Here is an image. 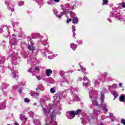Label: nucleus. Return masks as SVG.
<instances>
[{
	"instance_id": "f257e3e1",
	"label": "nucleus",
	"mask_w": 125,
	"mask_h": 125,
	"mask_svg": "<svg viewBox=\"0 0 125 125\" xmlns=\"http://www.w3.org/2000/svg\"><path fill=\"white\" fill-rule=\"evenodd\" d=\"M82 112L81 109H78L76 111H70L69 112H66V117L68 118V119H69V120H72V119H74L75 118V116L76 115H79Z\"/></svg>"
},
{
	"instance_id": "f03ea898",
	"label": "nucleus",
	"mask_w": 125,
	"mask_h": 125,
	"mask_svg": "<svg viewBox=\"0 0 125 125\" xmlns=\"http://www.w3.org/2000/svg\"><path fill=\"white\" fill-rule=\"evenodd\" d=\"M101 105L103 107L102 111H106L107 110V107H106V104H103V102H104V95H102L101 96Z\"/></svg>"
},
{
	"instance_id": "7ed1b4c3",
	"label": "nucleus",
	"mask_w": 125,
	"mask_h": 125,
	"mask_svg": "<svg viewBox=\"0 0 125 125\" xmlns=\"http://www.w3.org/2000/svg\"><path fill=\"white\" fill-rule=\"evenodd\" d=\"M72 22L73 24H78L79 23V19H78V17H75L72 19Z\"/></svg>"
},
{
	"instance_id": "20e7f679",
	"label": "nucleus",
	"mask_w": 125,
	"mask_h": 125,
	"mask_svg": "<svg viewBox=\"0 0 125 125\" xmlns=\"http://www.w3.org/2000/svg\"><path fill=\"white\" fill-rule=\"evenodd\" d=\"M50 74H52V70L51 69H47L46 70V75L47 77L50 76Z\"/></svg>"
},
{
	"instance_id": "39448f33",
	"label": "nucleus",
	"mask_w": 125,
	"mask_h": 125,
	"mask_svg": "<svg viewBox=\"0 0 125 125\" xmlns=\"http://www.w3.org/2000/svg\"><path fill=\"white\" fill-rule=\"evenodd\" d=\"M31 96H32L33 97L36 98L37 96H39V95H40V94L36 93L35 92H32L31 93Z\"/></svg>"
},
{
	"instance_id": "423d86ee",
	"label": "nucleus",
	"mask_w": 125,
	"mask_h": 125,
	"mask_svg": "<svg viewBox=\"0 0 125 125\" xmlns=\"http://www.w3.org/2000/svg\"><path fill=\"white\" fill-rule=\"evenodd\" d=\"M43 114H44L45 116H46V117H47V116H48V114H49V110H45V108H44V107H43Z\"/></svg>"
},
{
	"instance_id": "0eeeda50",
	"label": "nucleus",
	"mask_w": 125,
	"mask_h": 125,
	"mask_svg": "<svg viewBox=\"0 0 125 125\" xmlns=\"http://www.w3.org/2000/svg\"><path fill=\"white\" fill-rule=\"evenodd\" d=\"M20 118L21 121H25V120H27V117L23 114H21Z\"/></svg>"
},
{
	"instance_id": "6e6552de",
	"label": "nucleus",
	"mask_w": 125,
	"mask_h": 125,
	"mask_svg": "<svg viewBox=\"0 0 125 125\" xmlns=\"http://www.w3.org/2000/svg\"><path fill=\"white\" fill-rule=\"evenodd\" d=\"M77 46H78V45L77 44H74V43H72L70 44V47L73 50H76V48H77Z\"/></svg>"
},
{
	"instance_id": "1a4fd4ad",
	"label": "nucleus",
	"mask_w": 125,
	"mask_h": 125,
	"mask_svg": "<svg viewBox=\"0 0 125 125\" xmlns=\"http://www.w3.org/2000/svg\"><path fill=\"white\" fill-rule=\"evenodd\" d=\"M27 48L29 50H32L33 51H34V50H35V47L33 46L32 45H29L28 47Z\"/></svg>"
},
{
	"instance_id": "9d476101",
	"label": "nucleus",
	"mask_w": 125,
	"mask_h": 125,
	"mask_svg": "<svg viewBox=\"0 0 125 125\" xmlns=\"http://www.w3.org/2000/svg\"><path fill=\"white\" fill-rule=\"evenodd\" d=\"M12 42H12V45H16V44H17V41H16V39L15 38H13Z\"/></svg>"
},
{
	"instance_id": "9b49d317",
	"label": "nucleus",
	"mask_w": 125,
	"mask_h": 125,
	"mask_svg": "<svg viewBox=\"0 0 125 125\" xmlns=\"http://www.w3.org/2000/svg\"><path fill=\"white\" fill-rule=\"evenodd\" d=\"M61 94H62L60 93L56 95V98H55L56 100L58 101V100L60 99V96L61 95Z\"/></svg>"
},
{
	"instance_id": "f8f14e48",
	"label": "nucleus",
	"mask_w": 125,
	"mask_h": 125,
	"mask_svg": "<svg viewBox=\"0 0 125 125\" xmlns=\"http://www.w3.org/2000/svg\"><path fill=\"white\" fill-rule=\"evenodd\" d=\"M38 88L40 90H42V91L44 90V88L43 87V86H42V84L38 85Z\"/></svg>"
},
{
	"instance_id": "ddd939ff",
	"label": "nucleus",
	"mask_w": 125,
	"mask_h": 125,
	"mask_svg": "<svg viewBox=\"0 0 125 125\" xmlns=\"http://www.w3.org/2000/svg\"><path fill=\"white\" fill-rule=\"evenodd\" d=\"M62 11H63V12H61V15L62 16H63V15H64V14H66V13L67 12H66V11H65V9L64 8H63V7L62 8Z\"/></svg>"
},
{
	"instance_id": "4468645a",
	"label": "nucleus",
	"mask_w": 125,
	"mask_h": 125,
	"mask_svg": "<svg viewBox=\"0 0 125 125\" xmlns=\"http://www.w3.org/2000/svg\"><path fill=\"white\" fill-rule=\"evenodd\" d=\"M99 83H100V80L99 79H97L96 81L95 82V85H99Z\"/></svg>"
},
{
	"instance_id": "2eb2a0df",
	"label": "nucleus",
	"mask_w": 125,
	"mask_h": 125,
	"mask_svg": "<svg viewBox=\"0 0 125 125\" xmlns=\"http://www.w3.org/2000/svg\"><path fill=\"white\" fill-rule=\"evenodd\" d=\"M8 9H9V10H11V11H12V12H13V11H14V7L13 6L11 7H10V6H9L8 7Z\"/></svg>"
},
{
	"instance_id": "dca6fc26",
	"label": "nucleus",
	"mask_w": 125,
	"mask_h": 125,
	"mask_svg": "<svg viewBox=\"0 0 125 125\" xmlns=\"http://www.w3.org/2000/svg\"><path fill=\"white\" fill-rule=\"evenodd\" d=\"M88 85H90V84L88 83H83V86H85V87H87Z\"/></svg>"
},
{
	"instance_id": "f3484780",
	"label": "nucleus",
	"mask_w": 125,
	"mask_h": 125,
	"mask_svg": "<svg viewBox=\"0 0 125 125\" xmlns=\"http://www.w3.org/2000/svg\"><path fill=\"white\" fill-rule=\"evenodd\" d=\"M60 74L61 77H63V76H64L65 75V72L63 71V70H61L60 71Z\"/></svg>"
},
{
	"instance_id": "a211bd4d",
	"label": "nucleus",
	"mask_w": 125,
	"mask_h": 125,
	"mask_svg": "<svg viewBox=\"0 0 125 125\" xmlns=\"http://www.w3.org/2000/svg\"><path fill=\"white\" fill-rule=\"evenodd\" d=\"M34 124H35V125H40V121H39L38 120H36L34 121Z\"/></svg>"
},
{
	"instance_id": "6ab92c4d",
	"label": "nucleus",
	"mask_w": 125,
	"mask_h": 125,
	"mask_svg": "<svg viewBox=\"0 0 125 125\" xmlns=\"http://www.w3.org/2000/svg\"><path fill=\"white\" fill-rule=\"evenodd\" d=\"M67 20H66V23H69V22H71V21H72V19L71 18H69V17H68V16H67Z\"/></svg>"
},
{
	"instance_id": "aec40b11",
	"label": "nucleus",
	"mask_w": 125,
	"mask_h": 125,
	"mask_svg": "<svg viewBox=\"0 0 125 125\" xmlns=\"http://www.w3.org/2000/svg\"><path fill=\"white\" fill-rule=\"evenodd\" d=\"M74 99L76 101H80V98H79V97L77 95H75L74 96Z\"/></svg>"
},
{
	"instance_id": "412c9836",
	"label": "nucleus",
	"mask_w": 125,
	"mask_h": 125,
	"mask_svg": "<svg viewBox=\"0 0 125 125\" xmlns=\"http://www.w3.org/2000/svg\"><path fill=\"white\" fill-rule=\"evenodd\" d=\"M103 5H104V4H108V0H103Z\"/></svg>"
},
{
	"instance_id": "4be33fe9",
	"label": "nucleus",
	"mask_w": 125,
	"mask_h": 125,
	"mask_svg": "<svg viewBox=\"0 0 125 125\" xmlns=\"http://www.w3.org/2000/svg\"><path fill=\"white\" fill-rule=\"evenodd\" d=\"M50 91L51 93H54L55 92V88H51Z\"/></svg>"
},
{
	"instance_id": "5701e85b",
	"label": "nucleus",
	"mask_w": 125,
	"mask_h": 125,
	"mask_svg": "<svg viewBox=\"0 0 125 125\" xmlns=\"http://www.w3.org/2000/svg\"><path fill=\"white\" fill-rule=\"evenodd\" d=\"M74 14H75V13H74V12H73L72 11L70 12V16L71 18H74Z\"/></svg>"
},
{
	"instance_id": "b1692460",
	"label": "nucleus",
	"mask_w": 125,
	"mask_h": 125,
	"mask_svg": "<svg viewBox=\"0 0 125 125\" xmlns=\"http://www.w3.org/2000/svg\"><path fill=\"white\" fill-rule=\"evenodd\" d=\"M113 95L115 97V98H117L118 96H119V95H118V93L116 92H113Z\"/></svg>"
},
{
	"instance_id": "393cba45",
	"label": "nucleus",
	"mask_w": 125,
	"mask_h": 125,
	"mask_svg": "<svg viewBox=\"0 0 125 125\" xmlns=\"http://www.w3.org/2000/svg\"><path fill=\"white\" fill-rule=\"evenodd\" d=\"M24 102L25 103H29L30 102V100L28 99V98H26L24 99Z\"/></svg>"
},
{
	"instance_id": "a878e982",
	"label": "nucleus",
	"mask_w": 125,
	"mask_h": 125,
	"mask_svg": "<svg viewBox=\"0 0 125 125\" xmlns=\"http://www.w3.org/2000/svg\"><path fill=\"white\" fill-rule=\"evenodd\" d=\"M72 32H75L76 31V26L75 25H72Z\"/></svg>"
},
{
	"instance_id": "bb28decb",
	"label": "nucleus",
	"mask_w": 125,
	"mask_h": 125,
	"mask_svg": "<svg viewBox=\"0 0 125 125\" xmlns=\"http://www.w3.org/2000/svg\"><path fill=\"white\" fill-rule=\"evenodd\" d=\"M29 115L30 117H33L34 116V112H33L32 111H30L29 113Z\"/></svg>"
},
{
	"instance_id": "cd10ccee",
	"label": "nucleus",
	"mask_w": 125,
	"mask_h": 125,
	"mask_svg": "<svg viewBox=\"0 0 125 125\" xmlns=\"http://www.w3.org/2000/svg\"><path fill=\"white\" fill-rule=\"evenodd\" d=\"M54 114L53 113V112L52 113V114L51 115V120H54Z\"/></svg>"
},
{
	"instance_id": "c85d7f7f",
	"label": "nucleus",
	"mask_w": 125,
	"mask_h": 125,
	"mask_svg": "<svg viewBox=\"0 0 125 125\" xmlns=\"http://www.w3.org/2000/svg\"><path fill=\"white\" fill-rule=\"evenodd\" d=\"M86 80H87L88 83H89V80L87 79V77H84L83 78V81H84V82H85V81H86Z\"/></svg>"
},
{
	"instance_id": "c756f323",
	"label": "nucleus",
	"mask_w": 125,
	"mask_h": 125,
	"mask_svg": "<svg viewBox=\"0 0 125 125\" xmlns=\"http://www.w3.org/2000/svg\"><path fill=\"white\" fill-rule=\"evenodd\" d=\"M53 12H54L55 15H57V14L58 13V11H57V9H54L53 10Z\"/></svg>"
},
{
	"instance_id": "7c9ffc66",
	"label": "nucleus",
	"mask_w": 125,
	"mask_h": 125,
	"mask_svg": "<svg viewBox=\"0 0 125 125\" xmlns=\"http://www.w3.org/2000/svg\"><path fill=\"white\" fill-rule=\"evenodd\" d=\"M23 4H24V1H21L19 3V6H21V5H23Z\"/></svg>"
},
{
	"instance_id": "2f4dec72",
	"label": "nucleus",
	"mask_w": 125,
	"mask_h": 125,
	"mask_svg": "<svg viewBox=\"0 0 125 125\" xmlns=\"http://www.w3.org/2000/svg\"><path fill=\"white\" fill-rule=\"evenodd\" d=\"M121 124H123V125H125V120L124 119H121Z\"/></svg>"
},
{
	"instance_id": "473e14b6",
	"label": "nucleus",
	"mask_w": 125,
	"mask_h": 125,
	"mask_svg": "<svg viewBox=\"0 0 125 125\" xmlns=\"http://www.w3.org/2000/svg\"><path fill=\"white\" fill-rule=\"evenodd\" d=\"M110 119H111L112 122H113V120H114V115L110 113Z\"/></svg>"
},
{
	"instance_id": "72a5a7b5",
	"label": "nucleus",
	"mask_w": 125,
	"mask_h": 125,
	"mask_svg": "<svg viewBox=\"0 0 125 125\" xmlns=\"http://www.w3.org/2000/svg\"><path fill=\"white\" fill-rule=\"evenodd\" d=\"M48 4H52V0H49V1H48L47 2Z\"/></svg>"
},
{
	"instance_id": "f704fd0d",
	"label": "nucleus",
	"mask_w": 125,
	"mask_h": 125,
	"mask_svg": "<svg viewBox=\"0 0 125 125\" xmlns=\"http://www.w3.org/2000/svg\"><path fill=\"white\" fill-rule=\"evenodd\" d=\"M121 5L123 8H125V2H123L121 3Z\"/></svg>"
},
{
	"instance_id": "c9c22d12",
	"label": "nucleus",
	"mask_w": 125,
	"mask_h": 125,
	"mask_svg": "<svg viewBox=\"0 0 125 125\" xmlns=\"http://www.w3.org/2000/svg\"><path fill=\"white\" fill-rule=\"evenodd\" d=\"M12 74L13 75V78H14V79H16V77H17L16 74H15L14 72H12Z\"/></svg>"
},
{
	"instance_id": "e433bc0d",
	"label": "nucleus",
	"mask_w": 125,
	"mask_h": 125,
	"mask_svg": "<svg viewBox=\"0 0 125 125\" xmlns=\"http://www.w3.org/2000/svg\"><path fill=\"white\" fill-rule=\"evenodd\" d=\"M90 98H91V99H92V102H93V101H97V100H96V98H93V99H92V98H91V96H90Z\"/></svg>"
},
{
	"instance_id": "4c0bfd02",
	"label": "nucleus",
	"mask_w": 125,
	"mask_h": 125,
	"mask_svg": "<svg viewBox=\"0 0 125 125\" xmlns=\"http://www.w3.org/2000/svg\"><path fill=\"white\" fill-rule=\"evenodd\" d=\"M5 4L6 5H9V3H10V2H9V1L7 0L6 1V2H5Z\"/></svg>"
},
{
	"instance_id": "58836bf2",
	"label": "nucleus",
	"mask_w": 125,
	"mask_h": 125,
	"mask_svg": "<svg viewBox=\"0 0 125 125\" xmlns=\"http://www.w3.org/2000/svg\"><path fill=\"white\" fill-rule=\"evenodd\" d=\"M80 67H81V69L82 70V71H85V70H86L85 68L83 67L82 66V65H80Z\"/></svg>"
},
{
	"instance_id": "ea45409f",
	"label": "nucleus",
	"mask_w": 125,
	"mask_h": 125,
	"mask_svg": "<svg viewBox=\"0 0 125 125\" xmlns=\"http://www.w3.org/2000/svg\"><path fill=\"white\" fill-rule=\"evenodd\" d=\"M38 81H41V76H36Z\"/></svg>"
},
{
	"instance_id": "a19ab883",
	"label": "nucleus",
	"mask_w": 125,
	"mask_h": 125,
	"mask_svg": "<svg viewBox=\"0 0 125 125\" xmlns=\"http://www.w3.org/2000/svg\"><path fill=\"white\" fill-rule=\"evenodd\" d=\"M112 87H113V88H116V87H117V84H113Z\"/></svg>"
},
{
	"instance_id": "79ce46f5",
	"label": "nucleus",
	"mask_w": 125,
	"mask_h": 125,
	"mask_svg": "<svg viewBox=\"0 0 125 125\" xmlns=\"http://www.w3.org/2000/svg\"><path fill=\"white\" fill-rule=\"evenodd\" d=\"M4 59L0 60V64H2V63H4Z\"/></svg>"
},
{
	"instance_id": "37998d69",
	"label": "nucleus",
	"mask_w": 125,
	"mask_h": 125,
	"mask_svg": "<svg viewBox=\"0 0 125 125\" xmlns=\"http://www.w3.org/2000/svg\"><path fill=\"white\" fill-rule=\"evenodd\" d=\"M35 70H36V71H40V69L38 67H35Z\"/></svg>"
},
{
	"instance_id": "c03bdc74",
	"label": "nucleus",
	"mask_w": 125,
	"mask_h": 125,
	"mask_svg": "<svg viewBox=\"0 0 125 125\" xmlns=\"http://www.w3.org/2000/svg\"><path fill=\"white\" fill-rule=\"evenodd\" d=\"M27 71L29 73H32V69H31V68H29Z\"/></svg>"
},
{
	"instance_id": "a18cd8bd",
	"label": "nucleus",
	"mask_w": 125,
	"mask_h": 125,
	"mask_svg": "<svg viewBox=\"0 0 125 125\" xmlns=\"http://www.w3.org/2000/svg\"><path fill=\"white\" fill-rule=\"evenodd\" d=\"M75 36H76V33L74 32H73V37L75 38Z\"/></svg>"
},
{
	"instance_id": "49530a36",
	"label": "nucleus",
	"mask_w": 125,
	"mask_h": 125,
	"mask_svg": "<svg viewBox=\"0 0 125 125\" xmlns=\"http://www.w3.org/2000/svg\"><path fill=\"white\" fill-rule=\"evenodd\" d=\"M54 1H55V2H59V1H60V0H54Z\"/></svg>"
},
{
	"instance_id": "de8ad7c7",
	"label": "nucleus",
	"mask_w": 125,
	"mask_h": 125,
	"mask_svg": "<svg viewBox=\"0 0 125 125\" xmlns=\"http://www.w3.org/2000/svg\"><path fill=\"white\" fill-rule=\"evenodd\" d=\"M123 85V83H119V87H122V86Z\"/></svg>"
},
{
	"instance_id": "09e8293b",
	"label": "nucleus",
	"mask_w": 125,
	"mask_h": 125,
	"mask_svg": "<svg viewBox=\"0 0 125 125\" xmlns=\"http://www.w3.org/2000/svg\"><path fill=\"white\" fill-rule=\"evenodd\" d=\"M107 75H108V73H104V77H106V76H107Z\"/></svg>"
},
{
	"instance_id": "8fccbe9b",
	"label": "nucleus",
	"mask_w": 125,
	"mask_h": 125,
	"mask_svg": "<svg viewBox=\"0 0 125 125\" xmlns=\"http://www.w3.org/2000/svg\"><path fill=\"white\" fill-rule=\"evenodd\" d=\"M62 16L60 14V15H59L58 16V18H61V17H62Z\"/></svg>"
},
{
	"instance_id": "3c124183",
	"label": "nucleus",
	"mask_w": 125,
	"mask_h": 125,
	"mask_svg": "<svg viewBox=\"0 0 125 125\" xmlns=\"http://www.w3.org/2000/svg\"><path fill=\"white\" fill-rule=\"evenodd\" d=\"M79 81H82V80H83V79L81 77L79 78Z\"/></svg>"
},
{
	"instance_id": "603ef678",
	"label": "nucleus",
	"mask_w": 125,
	"mask_h": 125,
	"mask_svg": "<svg viewBox=\"0 0 125 125\" xmlns=\"http://www.w3.org/2000/svg\"><path fill=\"white\" fill-rule=\"evenodd\" d=\"M52 121H53V120L51 119V121H50V124H52Z\"/></svg>"
},
{
	"instance_id": "864d4df0",
	"label": "nucleus",
	"mask_w": 125,
	"mask_h": 125,
	"mask_svg": "<svg viewBox=\"0 0 125 125\" xmlns=\"http://www.w3.org/2000/svg\"><path fill=\"white\" fill-rule=\"evenodd\" d=\"M19 91L20 93H21L22 92V90H19Z\"/></svg>"
},
{
	"instance_id": "5fc2aeb1",
	"label": "nucleus",
	"mask_w": 125,
	"mask_h": 125,
	"mask_svg": "<svg viewBox=\"0 0 125 125\" xmlns=\"http://www.w3.org/2000/svg\"><path fill=\"white\" fill-rule=\"evenodd\" d=\"M15 125H19V124H18V123H15Z\"/></svg>"
},
{
	"instance_id": "6e6d98bb",
	"label": "nucleus",
	"mask_w": 125,
	"mask_h": 125,
	"mask_svg": "<svg viewBox=\"0 0 125 125\" xmlns=\"http://www.w3.org/2000/svg\"><path fill=\"white\" fill-rule=\"evenodd\" d=\"M2 32V29H0V33H1Z\"/></svg>"
},
{
	"instance_id": "4d7b16f0",
	"label": "nucleus",
	"mask_w": 125,
	"mask_h": 125,
	"mask_svg": "<svg viewBox=\"0 0 125 125\" xmlns=\"http://www.w3.org/2000/svg\"><path fill=\"white\" fill-rule=\"evenodd\" d=\"M108 20L109 22H111V19H108Z\"/></svg>"
},
{
	"instance_id": "13d9d810",
	"label": "nucleus",
	"mask_w": 125,
	"mask_h": 125,
	"mask_svg": "<svg viewBox=\"0 0 125 125\" xmlns=\"http://www.w3.org/2000/svg\"><path fill=\"white\" fill-rule=\"evenodd\" d=\"M94 111L95 112V113H96V112H97V110H95L94 109Z\"/></svg>"
},
{
	"instance_id": "bf43d9fd",
	"label": "nucleus",
	"mask_w": 125,
	"mask_h": 125,
	"mask_svg": "<svg viewBox=\"0 0 125 125\" xmlns=\"http://www.w3.org/2000/svg\"><path fill=\"white\" fill-rule=\"evenodd\" d=\"M39 89V86H38L37 88H36V90H38Z\"/></svg>"
},
{
	"instance_id": "052dcab7",
	"label": "nucleus",
	"mask_w": 125,
	"mask_h": 125,
	"mask_svg": "<svg viewBox=\"0 0 125 125\" xmlns=\"http://www.w3.org/2000/svg\"><path fill=\"white\" fill-rule=\"evenodd\" d=\"M12 36H13V37H15V34H13Z\"/></svg>"
},
{
	"instance_id": "680f3d73",
	"label": "nucleus",
	"mask_w": 125,
	"mask_h": 125,
	"mask_svg": "<svg viewBox=\"0 0 125 125\" xmlns=\"http://www.w3.org/2000/svg\"><path fill=\"white\" fill-rule=\"evenodd\" d=\"M107 82H109V78H107Z\"/></svg>"
},
{
	"instance_id": "e2e57ef3",
	"label": "nucleus",
	"mask_w": 125,
	"mask_h": 125,
	"mask_svg": "<svg viewBox=\"0 0 125 125\" xmlns=\"http://www.w3.org/2000/svg\"><path fill=\"white\" fill-rule=\"evenodd\" d=\"M10 35H9L7 37V38H8V37H10Z\"/></svg>"
},
{
	"instance_id": "0e129e2a",
	"label": "nucleus",
	"mask_w": 125,
	"mask_h": 125,
	"mask_svg": "<svg viewBox=\"0 0 125 125\" xmlns=\"http://www.w3.org/2000/svg\"><path fill=\"white\" fill-rule=\"evenodd\" d=\"M40 1L41 2H42V0H40Z\"/></svg>"
},
{
	"instance_id": "69168bd1",
	"label": "nucleus",
	"mask_w": 125,
	"mask_h": 125,
	"mask_svg": "<svg viewBox=\"0 0 125 125\" xmlns=\"http://www.w3.org/2000/svg\"><path fill=\"white\" fill-rule=\"evenodd\" d=\"M6 88V87H4V88Z\"/></svg>"
},
{
	"instance_id": "338daca9",
	"label": "nucleus",
	"mask_w": 125,
	"mask_h": 125,
	"mask_svg": "<svg viewBox=\"0 0 125 125\" xmlns=\"http://www.w3.org/2000/svg\"><path fill=\"white\" fill-rule=\"evenodd\" d=\"M3 85H4V83H3Z\"/></svg>"
},
{
	"instance_id": "774afa93",
	"label": "nucleus",
	"mask_w": 125,
	"mask_h": 125,
	"mask_svg": "<svg viewBox=\"0 0 125 125\" xmlns=\"http://www.w3.org/2000/svg\"><path fill=\"white\" fill-rule=\"evenodd\" d=\"M9 125V124H8V125Z\"/></svg>"
}]
</instances>
